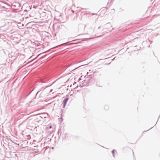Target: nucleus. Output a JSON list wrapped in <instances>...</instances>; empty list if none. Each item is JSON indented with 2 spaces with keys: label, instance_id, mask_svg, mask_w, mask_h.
<instances>
[{
  "label": "nucleus",
  "instance_id": "obj_2",
  "mask_svg": "<svg viewBox=\"0 0 160 160\" xmlns=\"http://www.w3.org/2000/svg\"><path fill=\"white\" fill-rule=\"evenodd\" d=\"M114 150H113L112 151V153H114Z\"/></svg>",
  "mask_w": 160,
  "mask_h": 160
},
{
  "label": "nucleus",
  "instance_id": "obj_3",
  "mask_svg": "<svg viewBox=\"0 0 160 160\" xmlns=\"http://www.w3.org/2000/svg\"><path fill=\"white\" fill-rule=\"evenodd\" d=\"M105 108H106V109L107 108H108V107L107 106H106V107H105Z\"/></svg>",
  "mask_w": 160,
  "mask_h": 160
},
{
  "label": "nucleus",
  "instance_id": "obj_5",
  "mask_svg": "<svg viewBox=\"0 0 160 160\" xmlns=\"http://www.w3.org/2000/svg\"><path fill=\"white\" fill-rule=\"evenodd\" d=\"M132 153H133V155H134V153L133 151H132Z\"/></svg>",
  "mask_w": 160,
  "mask_h": 160
},
{
  "label": "nucleus",
  "instance_id": "obj_4",
  "mask_svg": "<svg viewBox=\"0 0 160 160\" xmlns=\"http://www.w3.org/2000/svg\"><path fill=\"white\" fill-rule=\"evenodd\" d=\"M52 128V126H50V128Z\"/></svg>",
  "mask_w": 160,
  "mask_h": 160
},
{
  "label": "nucleus",
  "instance_id": "obj_1",
  "mask_svg": "<svg viewBox=\"0 0 160 160\" xmlns=\"http://www.w3.org/2000/svg\"><path fill=\"white\" fill-rule=\"evenodd\" d=\"M68 98H67L66 99H65L64 101V104H63V108H64L65 105L66 104V103H67V101H68Z\"/></svg>",
  "mask_w": 160,
  "mask_h": 160
}]
</instances>
